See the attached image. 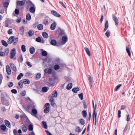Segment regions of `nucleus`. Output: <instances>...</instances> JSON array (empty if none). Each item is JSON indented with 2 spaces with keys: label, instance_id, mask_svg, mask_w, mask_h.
Listing matches in <instances>:
<instances>
[{
  "label": "nucleus",
  "instance_id": "36",
  "mask_svg": "<svg viewBox=\"0 0 135 135\" xmlns=\"http://www.w3.org/2000/svg\"><path fill=\"white\" fill-rule=\"evenodd\" d=\"M43 26L41 24H40L37 26V28L40 30H41L43 29Z\"/></svg>",
  "mask_w": 135,
  "mask_h": 135
},
{
  "label": "nucleus",
  "instance_id": "40",
  "mask_svg": "<svg viewBox=\"0 0 135 135\" xmlns=\"http://www.w3.org/2000/svg\"><path fill=\"white\" fill-rule=\"evenodd\" d=\"M21 50L23 52H25L26 51L25 46L24 45H22L21 46Z\"/></svg>",
  "mask_w": 135,
  "mask_h": 135
},
{
  "label": "nucleus",
  "instance_id": "57",
  "mask_svg": "<svg viewBox=\"0 0 135 135\" xmlns=\"http://www.w3.org/2000/svg\"><path fill=\"white\" fill-rule=\"evenodd\" d=\"M36 41L37 42H40L41 41V38L40 37H38L36 38Z\"/></svg>",
  "mask_w": 135,
  "mask_h": 135
},
{
  "label": "nucleus",
  "instance_id": "43",
  "mask_svg": "<svg viewBox=\"0 0 135 135\" xmlns=\"http://www.w3.org/2000/svg\"><path fill=\"white\" fill-rule=\"evenodd\" d=\"M23 83L22 80H21L18 83V85L21 88H22L23 87Z\"/></svg>",
  "mask_w": 135,
  "mask_h": 135
},
{
  "label": "nucleus",
  "instance_id": "33",
  "mask_svg": "<svg viewBox=\"0 0 135 135\" xmlns=\"http://www.w3.org/2000/svg\"><path fill=\"white\" fill-rule=\"evenodd\" d=\"M23 74L21 73L19 75H18L17 77V79L18 80H19L21 78L23 77Z\"/></svg>",
  "mask_w": 135,
  "mask_h": 135
},
{
  "label": "nucleus",
  "instance_id": "14",
  "mask_svg": "<svg viewBox=\"0 0 135 135\" xmlns=\"http://www.w3.org/2000/svg\"><path fill=\"white\" fill-rule=\"evenodd\" d=\"M56 23L55 22H54L52 23L50 26V28L52 30H54L56 28Z\"/></svg>",
  "mask_w": 135,
  "mask_h": 135
},
{
  "label": "nucleus",
  "instance_id": "39",
  "mask_svg": "<svg viewBox=\"0 0 135 135\" xmlns=\"http://www.w3.org/2000/svg\"><path fill=\"white\" fill-rule=\"evenodd\" d=\"M80 123L83 125H84L85 123L84 120L83 119H81L79 120Z\"/></svg>",
  "mask_w": 135,
  "mask_h": 135
},
{
  "label": "nucleus",
  "instance_id": "19",
  "mask_svg": "<svg viewBox=\"0 0 135 135\" xmlns=\"http://www.w3.org/2000/svg\"><path fill=\"white\" fill-rule=\"evenodd\" d=\"M51 44L53 46H55L57 44L56 41L55 40H52L50 41Z\"/></svg>",
  "mask_w": 135,
  "mask_h": 135
},
{
  "label": "nucleus",
  "instance_id": "64",
  "mask_svg": "<svg viewBox=\"0 0 135 135\" xmlns=\"http://www.w3.org/2000/svg\"><path fill=\"white\" fill-rule=\"evenodd\" d=\"M7 127H8V121L6 120H5L4 121Z\"/></svg>",
  "mask_w": 135,
  "mask_h": 135
},
{
  "label": "nucleus",
  "instance_id": "5",
  "mask_svg": "<svg viewBox=\"0 0 135 135\" xmlns=\"http://www.w3.org/2000/svg\"><path fill=\"white\" fill-rule=\"evenodd\" d=\"M49 106L50 104L49 103H47L45 104L44 107L46 108L44 110V112L45 113H47L49 112Z\"/></svg>",
  "mask_w": 135,
  "mask_h": 135
},
{
  "label": "nucleus",
  "instance_id": "53",
  "mask_svg": "<svg viewBox=\"0 0 135 135\" xmlns=\"http://www.w3.org/2000/svg\"><path fill=\"white\" fill-rule=\"evenodd\" d=\"M81 129L79 127H77L76 128L75 131L78 132H79L80 131Z\"/></svg>",
  "mask_w": 135,
  "mask_h": 135
},
{
  "label": "nucleus",
  "instance_id": "50",
  "mask_svg": "<svg viewBox=\"0 0 135 135\" xmlns=\"http://www.w3.org/2000/svg\"><path fill=\"white\" fill-rule=\"evenodd\" d=\"M32 74V73L30 72H27L25 74V76L26 77H29Z\"/></svg>",
  "mask_w": 135,
  "mask_h": 135
},
{
  "label": "nucleus",
  "instance_id": "37",
  "mask_svg": "<svg viewBox=\"0 0 135 135\" xmlns=\"http://www.w3.org/2000/svg\"><path fill=\"white\" fill-rule=\"evenodd\" d=\"M24 108L28 112L30 110V105L29 104L27 106H25L24 107Z\"/></svg>",
  "mask_w": 135,
  "mask_h": 135
},
{
  "label": "nucleus",
  "instance_id": "44",
  "mask_svg": "<svg viewBox=\"0 0 135 135\" xmlns=\"http://www.w3.org/2000/svg\"><path fill=\"white\" fill-rule=\"evenodd\" d=\"M4 25L6 27H8V19L6 20L4 23Z\"/></svg>",
  "mask_w": 135,
  "mask_h": 135
},
{
  "label": "nucleus",
  "instance_id": "31",
  "mask_svg": "<svg viewBox=\"0 0 135 135\" xmlns=\"http://www.w3.org/2000/svg\"><path fill=\"white\" fill-rule=\"evenodd\" d=\"M72 83L68 84L66 86L67 89L68 90L72 88Z\"/></svg>",
  "mask_w": 135,
  "mask_h": 135
},
{
  "label": "nucleus",
  "instance_id": "62",
  "mask_svg": "<svg viewBox=\"0 0 135 135\" xmlns=\"http://www.w3.org/2000/svg\"><path fill=\"white\" fill-rule=\"evenodd\" d=\"M126 107V106L125 105H122L121 106V110H124Z\"/></svg>",
  "mask_w": 135,
  "mask_h": 135
},
{
  "label": "nucleus",
  "instance_id": "25",
  "mask_svg": "<svg viewBox=\"0 0 135 135\" xmlns=\"http://www.w3.org/2000/svg\"><path fill=\"white\" fill-rule=\"evenodd\" d=\"M79 90V89L78 87L74 88L72 89V91L75 93H77Z\"/></svg>",
  "mask_w": 135,
  "mask_h": 135
},
{
  "label": "nucleus",
  "instance_id": "17",
  "mask_svg": "<svg viewBox=\"0 0 135 135\" xmlns=\"http://www.w3.org/2000/svg\"><path fill=\"white\" fill-rule=\"evenodd\" d=\"M58 93L56 90H54L52 92V97L54 98H56L57 97Z\"/></svg>",
  "mask_w": 135,
  "mask_h": 135
},
{
  "label": "nucleus",
  "instance_id": "47",
  "mask_svg": "<svg viewBox=\"0 0 135 135\" xmlns=\"http://www.w3.org/2000/svg\"><path fill=\"white\" fill-rule=\"evenodd\" d=\"M60 66L58 64L56 65L54 67V69L55 70L58 69L60 68Z\"/></svg>",
  "mask_w": 135,
  "mask_h": 135
},
{
  "label": "nucleus",
  "instance_id": "21",
  "mask_svg": "<svg viewBox=\"0 0 135 135\" xmlns=\"http://www.w3.org/2000/svg\"><path fill=\"white\" fill-rule=\"evenodd\" d=\"M109 26L108 25V20H106L105 23V27L104 29V31H105L107 28H108Z\"/></svg>",
  "mask_w": 135,
  "mask_h": 135
},
{
  "label": "nucleus",
  "instance_id": "3",
  "mask_svg": "<svg viewBox=\"0 0 135 135\" xmlns=\"http://www.w3.org/2000/svg\"><path fill=\"white\" fill-rule=\"evenodd\" d=\"M10 59H12L13 60H15L16 59V51L15 48L12 49L10 51L9 55Z\"/></svg>",
  "mask_w": 135,
  "mask_h": 135
},
{
  "label": "nucleus",
  "instance_id": "63",
  "mask_svg": "<svg viewBox=\"0 0 135 135\" xmlns=\"http://www.w3.org/2000/svg\"><path fill=\"white\" fill-rule=\"evenodd\" d=\"M15 41L13 43V44L14 45H15L18 42V39L17 38H16L14 40V41Z\"/></svg>",
  "mask_w": 135,
  "mask_h": 135
},
{
  "label": "nucleus",
  "instance_id": "2",
  "mask_svg": "<svg viewBox=\"0 0 135 135\" xmlns=\"http://www.w3.org/2000/svg\"><path fill=\"white\" fill-rule=\"evenodd\" d=\"M93 107L94 108L93 112V114L92 118L93 120V123H94V125H96L97 122V113L96 112V105L95 107L94 106V104H93Z\"/></svg>",
  "mask_w": 135,
  "mask_h": 135
},
{
  "label": "nucleus",
  "instance_id": "11",
  "mask_svg": "<svg viewBox=\"0 0 135 135\" xmlns=\"http://www.w3.org/2000/svg\"><path fill=\"white\" fill-rule=\"evenodd\" d=\"M112 16L113 20L115 22V25H117L118 24L119 22L117 18L114 15H113Z\"/></svg>",
  "mask_w": 135,
  "mask_h": 135
},
{
  "label": "nucleus",
  "instance_id": "4",
  "mask_svg": "<svg viewBox=\"0 0 135 135\" xmlns=\"http://www.w3.org/2000/svg\"><path fill=\"white\" fill-rule=\"evenodd\" d=\"M26 0L17 1H16V7L17 8L20 9L21 8V7L23 6L24 5V3H25Z\"/></svg>",
  "mask_w": 135,
  "mask_h": 135
},
{
  "label": "nucleus",
  "instance_id": "48",
  "mask_svg": "<svg viewBox=\"0 0 135 135\" xmlns=\"http://www.w3.org/2000/svg\"><path fill=\"white\" fill-rule=\"evenodd\" d=\"M23 60V57L22 55H21L19 58L18 62H22Z\"/></svg>",
  "mask_w": 135,
  "mask_h": 135
},
{
  "label": "nucleus",
  "instance_id": "15",
  "mask_svg": "<svg viewBox=\"0 0 135 135\" xmlns=\"http://www.w3.org/2000/svg\"><path fill=\"white\" fill-rule=\"evenodd\" d=\"M10 66L11 68L14 71L16 72L17 71V69L14 64L11 63Z\"/></svg>",
  "mask_w": 135,
  "mask_h": 135
},
{
  "label": "nucleus",
  "instance_id": "58",
  "mask_svg": "<svg viewBox=\"0 0 135 135\" xmlns=\"http://www.w3.org/2000/svg\"><path fill=\"white\" fill-rule=\"evenodd\" d=\"M26 63L27 64V65L29 66V68H30L32 67V65L31 64L30 62H29L28 61H26Z\"/></svg>",
  "mask_w": 135,
  "mask_h": 135
},
{
  "label": "nucleus",
  "instance_id": "59",
  "mask_svg": "<svg viewBox=\"0 0 135 135\" xmlns=\"http://www.w3.org/2000/svg\"><path fill=\"white\" fill-rule=\"evenodd\" d=\"M11 91L12 92V93L14 94H16L17 92V90L15 89H13L11 90Z\"/></svg>",
  "mask_w": 135,
  "mask_h": 135
},
{
  "label": "nucleus",
  "instance_id": "45",
  "mask_svg": "<svg viewBox=\"0 0 135 135\" xmlns=\"http://www.w3.org/2000/svg\"><path fill=\"white\" fill-rule=\"evenodd\" d=\"M42 55L44 56H46L47 55V52L45 51H43L42 52Z\"/></svg>",
  "mask_w": 135,
  "mask_h": 135
},
{
  "label": "nucleus",
  "instance_id": "29",
  "mask_svg": "<svg viewBox=\"0 0 135 135\" xmlns=\"http://www.w3.org/2000/svg\"><path fill=\"white\" fill-rule=\"evenodd\" d=\"M25 100L29 104L31 103L32 102V100L29 97L26 98L25 99Z\"/></svg>",
  "mask_w": 135,
  "mask_h": 135
},
{
  "label": "nucleus",
  "instance_id": "28",
  "mask_svg": "<svg viewBox=\"0 0 135 135\" xmlns=\"http://www.w3.org/2000/svg\"><path fill=\"white\" fill-rule=\"evenodd\" d=\"M21 128L23 132H26L27 131V128L25 125H23L21 127Z\"/></svg>",
  "mask_w": 135,
  "mask_h": 135
},
{
  "label": "nucleus",
  "instance_id": "23",
  "mask_svg": "<svg viewBox=\"0 0 135 135\" xmlns=\"http://www.w3.org/2000/svg\"><path fill=\"white\" fill-rule=\"evenodd\" d=\"M15 37L13 36H11L9 38V43L11 44L14 42Z\"/></svg>",
  "mask_w": 135,
  "mask_h": 135
},
{
  "label": "nucleus",
  "instance_id": "27",
  "mask_svg": "<svg viewBox=\"0 0 135 135\" xmlns=\"http://www.w3.org/2000/svg\"><path fill=\"white\" fill-rule=\"evenodd\" d=\"M88 78L90 84H92L93 83V78L90 75H88Z\"/></svg>",
  "mask_w": 135,
  "mask_h": 135
},
{
  "label": "nucleus",
  "instance_id": "46",
  "mask_svg": "<svg viewBox=\"0 0 135 135\" xmlns=\"http://www.w3.org/2000/svg\"><path fill=\"white\" fill-rule=\"evenodd\" d=\"M28 129L30 131H32L33 129V126L32 124H30L28 126Z\"/></svg>",
  "mask_w": 135,
  "mask_h": 135
},
{
  "label": "nucleus",
  "instance_id": "35",
  "mask_svg": "<svg viewBox=\"0 0 135 135\" xmlns=\"http://www.w3.org/2000/svg\"><path fill=\"white\" fill-rule=\"evenodd\" d=\"M51 77L52 79V81L54 82L56 80L57 78L56 76L54 74H52Z\"/></svg>",
  "mask_w": 135,
  "mask_h": 135
},
{
  "label": "nucleus",
  "instance_id": "9",
  "mask_svg": "<svg viewBox=\"0 0 135 135\" xmlns=\"http://www.w3.org/2000/svg\"><path fill=\"white\" fill-rule=\"evenodd\" d=\"M56 33L58 34H65V32L63 29H62L60 28H58L56 31Z\"/></svg>",
  "mask_w": 135,
  "mask_h": 135
},
{
  "label": "nucleus",
  "instance_id": "56",
  "mask_svg": "<svg viewBox=\"0 0 135 135\" xmlns=\"http://www.w3.org/2000/svg\"><path fill=\"white\" fill-rule=\"evenodd\" d=\"M24 28L23 27H21L20 29V31L21 32L20 34L23 33L24 31Z\"/></svg>",
  "mask_w": 135,
  "mask_h": 135
},
{
  "label": "nucleus",
  "instance_id": "8",
  "mask_svg": "<svg viewBox=\"0 0 135 135\" xmlns=\"http://www.w3.org/2000/svg\"><path fill=\"white\" fill-rule=\"evenodd\" d=\"M51 13L56 17H60V15L57 12L54 10H52Z\"/></svg>",
  "mask_w": 135,
  "mask_h": 135
},
{
  "label": "nucleus",
  "instance_id": "54",
  "mask_svg": "<svg viewBox=\"0 0 135 135\" xmlns=\"http://www.w3.org/2000/svg\"><path fill=\"white\" fill-rule=\"evenodd\" d=\"M79 98L81 100H83V94L82 93L79 94L78 95Z\"/></svg>",
  "mask_w": 135,
  "mask_h": 135
},
{
  "label": "nucleus",
  "instance_id": "7",
  "mask_svg": "<svg viewBox=\"0 0 135 135\" xmlns=\"http://www.w3.org/2000/svg\"><path fill=\"white\" fill-rule=\"evenodd\" d=\"M31 111L32 113L31 114L32 115L34 116L37 118H38V117L36 115V114L37 113V110L35 109H31Z\"/></svg>",
  "mask_w": 135,
  "mask_h": 135
},
{
  "label": "nucleus",
  "instance_id": "32",
  "mask_svg": "<svg viewBox=\"0 0 135 135\" xmlns=\"http://www.w3.org/2000/svg\"><path fill=\"white\" fill-rule=\"evenodd\" d=\"M2 43L3 45L6 46H8V45L7 42L3 40H1Z\"/></svg>",
  "mask_w": 135,
  "mask_h": 135
},
{
  "label": "nucleus",
  "instance_id": "18",
  "mask_svg": "<svg viewBox=\"0 0 135 135\" xmlns=\"http://www.w3.org/2000/svg\"><path fill=\"white\" fill-rule=\"evenodd\" d=\"M3 4L4 7L5 8H5V11H7V8L8 6V2H5L3 3Z\"/></svg>",
  "mask_w": 135,
  "mask_h": 135
},
{
  "label": "nucleus",
  "instance_id": "30",
  "mask_svg": "<svg viewBox=\"0 0 135 135\" xmlns=\"http://www.w3.org/2000/svg\"><path fill=\"white\" fill-rule=\"evenodd\" d=\"M26 20L28 21L30 20L31 18V16L29 13H28L26 15Z\"/></svg>",
  "mask_w": 135,
  "mask_h": 135
},
{
  "label": "nucleus",
  "instance_id": "49",
  "mask_svg": "<svg viewBox=\"0 0 135 135\" xmlns=\"http://www.w3.org/2000/svg\"><path fill=\"white\" fill-rule=\"evenodd\" d=\"M18 9L17 8V7H16V8L15 11V13L16 14L18 15L19 13V9Z\"/></svg>",
  "mask_w": 135,
  "mask_h": 135
},
{
  "label": "nucleus",
  "instance_id": "52",
  "mask_svg": "<svg viewBox=\"0 0 135 135\" xmlns=\"http://www.w3.org/2000/svg\"><path fill=\"white\" fill-rule=\"evenodd\" d=\"M42 90L43 92H46L47 91V89L46 87H44L42 88Z\"/></svg>",
  "mask_w": 135,
  "mask_h": 135
},
{
  "label": "nucleus",
  "instance_id": "34",
  "mask_svg": "<svg viewBox=\"0 0 135 135\" xmlns=\"http://www.w3.org/2000/svg\"><path fill=\"white\" fill-rule=\"evenodd\" d=\"M42 127L45 129H47V126L46 123L44 121H42Z\"/></svg>",
  "mask_w": 135,
  "mask_h": 135
},
{
  "label": "nucleus",
  "instance_id": "61",
  "mask_svg": "<svg viewBox=\"0 0 135 135\" xmlns=\"http://www.w3.org/2000/svg\"><path fill=\"white\" fill-rule=\"evenodd\" d=\"M59 3L60 4H61L62 5V6L63 7H64L65 8H66V6H65V4H64V3H63V2L60 1L59 2Z\"/></svg>",
  "mask_w": 135,
  "mask_h": 135
},
{
  "label": "nucleus",
  "instance_id": "12",
  "mask_svg": "<svg viewBox=\"0 0 135 135\" xmlns=\"http://www.w3.org/2000/svg\"><path fill=\"white\" fill-rule=\"evenodd\" d=\"M8 49H7V50L5 51V53L3 52L0 51V56H3L5 55L6 54L8 55Z\"/></svg>",
  "mask_w": 135,
  "mask_h": 135
},
{
  "label": "nucleus",
  "instance_id": "55",
  "mask_svg": "<svg viewBox=\"0 0 135 135\" xmlns=\"http://www.w3.org/2000/svg\"><path fill=\"white\" fill-rule=\"evenodd\" d=\"M52 69L49 68L48 70L47 73L49 74H50L52 73Z\"/></svg>",
  "mask_w": 135,
  "mask_h": 135
},
{
  "label": "nucleus",
  "instance_id": "51",
  "mask_svg": "<svg viewBox=\"0 0 135 135\" xmlns=\"http://www.w3.org/2000/svg\"><path fill=\"white\" fill-rule=\"evenodd\" d=\"M122 86V84H119L117 86H116L114 89V90L115 91H117L120 87Z\"/></svg>",
  "mask_w": 135,
  "mask_h": 135
},
{
  "label": "nucleus",
  "instance_id": "24",
  "mask_svg": "<svg viewBox=\"0 0 135 135\" xmlns=\"http://www.w3.org/2000/svg\"><path fill=\"white\" fill-rule=\"evenodd\" d=\"M126 50L128 54V55L129 56L131 57V53L130 52V49L128 47H127L126 48Z\"/></svg>",
  "mask_w": 135,
  "mask_h": 135
},
{
  "label": "nucleus",
  "instance_id": "38",
  "mask_svg": "<svg viewBox=\"0 0 135 135\" xmlns=\"http://www.w3.org/2000/svg\"><path fill=\"white\" fill-rule=\"evenodd\" d=\"M49 23V20L48 19L45 18L43 20V24L45 25Z\"/></svg>",
  "mask_w": 135,
  "mask_h": 135
},
{
  "label": "nucleus",
  "instance_id": "22",
  "mask_svg": "<svg viewBox=\"0 0 135 135\" xmlns=\"http://www.w3.org/2000/svg\"><path fill=\"white\" fill-rule=\"evenodd\" d=\"M85 50L87 53V54L89 56L90 55V52L89 49L87 47H85L84 48Z\"/></svg>",
  "mask_w": 135,
  "mask_h": 135
},
{
  "label": "nucleus",
  "instance_id": "16",
  "mask_svg": "<svg viewBox=\"0 0 135 135\" xmlns=\"http://www.w3.org/2000/svg\"><path fill=\"white\" fill-rule=\"evenodd\" d=\"M22 80L23 84L24 83L27 84H29L30 83V81L28 79H24Z\"/></svg>",
  "mask_w": 135,
  "mask_h": 135
},
{
  "label": "nucleus",
  "instance_id": "13",
  "mask_svg": "<svg viewBox=\"0 0 135 135\" xmlns=\"http://www.w3.org/2000/svg\"><path fill=\"white\" fill-rule=\"evenodd\" d=\"M35 8L36 7L34 5V6H31V7L29 9V11L31 12L32 13H33L35 12Z\"/></svg>",
  "mask_w": 135,
  "mask_h": 135
},
{
  "label": "nucleus",
  "instance_id": "20",
  "mask_svg": "<svg viewBox=\"0 0 135 135\" xmlns=\"http://www.w3.org/2000/svg\"><path fill=\"white\" fill-rule=\"evenodd\" d=\"M35 48L32 46L31 47L30 49V51L31 54H33L35 52Z\"/></svg>",
  "mask_w": 135,
  "mask_h": 135
},
{
  "label": "nucleus",
  "instance_id": "41",
  "mask_svg": "<svg viewBox=\"0 0 135 135\" xmlns=\"http://www.w3.org/2000/svg\"><path fill=\"white\" fill-rule=\"evenodd\" d=\"M1 128L2 131H4L6 128V126L4 124L1 125Z\"/></svg>",
  "mask_w": 135,
  "mask_h": 135
},
{
  "label": "nucleus",
  "instance_id": "10",
  "mask_svg": "<svg viewBox=\"0 0 135 135\" xmlns=\"http://www.w3.org/2000/svg\"><path fill=\"white\" fill-rule=\"evenodd\" d=\"M26 1V4L28 6H34V4L30 0H25Z\"/></svg>",
  "mask_w": 135,
  "mask_h": 135
},
{
  "label": "nucleus",
  "instance_id": "42",
  "mask_svg": "<svg viewBox=\"0 0 135 135\" xmlns=\"http://www.w3.org/2000/svg\"><path fill=\"white\" fill-rule=\"evenodd\" d=\"M41 76V75L40 73L37 74L36 76L35 79L36 80L39 79L40 78Z\"/></svg>",
  "mask_w": 135,
  "mask_h": 135
},
{
  "label": "nucleus",
  "instance_id": "6",
  "mask_svg": "<svg viewBox=\"0 0 135 135\" xmlns=\"http://www.w3.org/2000/svg\"><path fill=\"white\" fill-rule=\"evenodd\" d=\"M49 98V100L51 102V104L52 106L54 107L56 105V104L55 103L54 100L53 98V97L51 96H50Z\"/></svg>",
  "mask_w": 135,
  "mask_h": 135
},
{
  "label": "nucleus",
  "instance_id": "26",
  "mask_svg": "<svg viewBox=\"0 0 135 135\" xmlns=\"http://www.w3.org/2000/svg\"><path fill=\"white\" fill-rule=\"evenodd\" d=\"M82 114L84 118L86 117L87 115V113L85 110H83L82 112Z\"/></svg>",
  "mask_w": 135,
  "mask_h": 135
},
{
  "label": "nucleus",
  "instance_id": "1",
  "mask_svg": "<svg viewBox=\"0 0 135 135\" xmlns=\"http://www.w3.org/2000/svg\"><path fill=\"white\" fill-rule=\"evenodd\" d=\"M68 39V38L67 36H62L61 38L62 41L58 42L57 46L59 47L64 45L67 42Z\"/></svg>",
  "mask_w": 135,
  "mask_h": 135
},
{
  "label": "nucleus",
  "instance_id": "60",
  "mask_svg": "<svg viewBox=\"0 0 135 135\" xmlns=\"http://www.w3.org/2000/svg\"><path fill=\"white\" fill-rule=\"evenodd\" d=\"M29 105L30 108L31 107L32 109L35 108L36 106L33 104H30Z\"/></svg>",
  "mask_w": 135,
  "mask_h": 135
}]
</instances>
